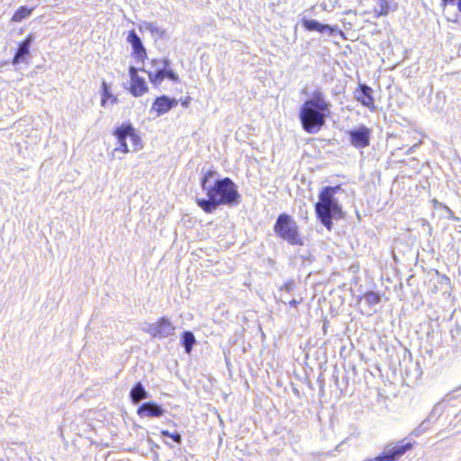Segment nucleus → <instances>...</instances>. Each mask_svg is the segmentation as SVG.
<instances>
[{"label":"nucleus","instance_id":"nucleus-21","mask_svg":"<svg viewBox=\"0 0 461 461\" xmlns=\"http://www.w3.org/2000/svg\"><path fill=\"white\" fill-rule=\"evenodd\" d=\"M302 22L305 29H331L329 25H321L316 21L303 19Z\"/></svg>","mask_w":461,"mask_h":461},{"label":"nucleus","instance_id":"nucleus-26","mask_svg":"<svg viewBox=\"0 0 461 461\" xmlns=\"http://www.w3.org/2000/svg\"><path fill=\"white\" fill-rule=\"evenodd\" d=\"M366 461H372L371 459L366 460Z\"/></svg>","mask_w":461,"mask_h":461},{"label":"nucleus","instance_id":"nucleus-8","mask_svg":"<svg viewBox=\"0 0 461 461\" xmlns=\"http://www.w3.org/2000/svg\"><path fill=\"white\" fill-rule=\"evenodd\" d=\"M372 131L365 125H360L348 132L350 144L357 149H364L370 145Z\"/></svg>","mask_w":461,"mask_h":461},{"label":"nucleus","instance_id":"nucleus-11","mask_svg":"<svg viewBox=\"0 0 461 461\" xmlns=\"http://www.w3.org/2000/svg\"><path fill=\"white\" fill-rule=\"evenodd\" d=\"M355 94L356 100L363 106L371 110L375 109V99L373 97V90L370 86L360 84Z\"/></svg>","mask_w":461,"mask_h":461},{"label":"nucleus","instance_id":"nucleus-18","mask_svg":"<svg viewBox=\"0 0 461 461\" xmlns=\"http://www.w3.org/2000/svg\"><path fill=\"white\" fill-rule=\"evenodd\" d=\"M33 7H27V6H20L13 14L12 21L13 22H22L23 20L28 18L32 11Z\"/></svg>","mask_w":461,"mask_h":461},{"label":"nucleus","instance_id":"nucleus-3","mask_svg":"<svg viewBox=\"0 0 461 461\" xmlns=\"http://www.w3.org/2000/svg\"><path fill=\"white\" fill-rule=\"evenodd\" d=\"M341 190V185L325 186L319 193V201L314 209L317 218L328 230L332 229V219H342L344 212L335 198V194Z\"/></svg>","mask_w":461,"mask_h":461},{"label":"nucleus","instance_id":"nucleus-2","mask_svg":"<svg viewBox=\"0 0 461 461\" xmlns=\"http://www.w3.org/2000/svg\"><path fill=\"white\" fill-rule=\"evenodd\" d=\"M330 103L324 94L314 91L312 97L302 106L299 117L303 129L308 133H317L325 125L326 116L330 113Z\"/></svg>","mask_w":461,"mask_h":461},{"label":"nucleus","instance_id":"nucleus-12","mask_svg":"<svg viewBox=\"0 0 461 461\" xmlns=\"http://www.w3.org/2000/svg\"><path fill=\"white\" fill-rule=\"evenodd\" d=\"M411 448L412 444L411 442H407L402 445H398L387 452H384L375 459L376 461H395Z\"/></svg>","mask_w":461,"mask_h":461},{"label":"nucleus","instance_id":"nucleus-9","mask_svg":"<svg viewBox=\"0 0 461 461\" xmlns=\"http://www.w3.org/2000/svg\"><path fill=\"white\" fill-rule=\"evenodd\" d=\"M129 76L131 78L129 90L133 96L140 97L149 92L148 84L142 77L139 76L138 69L136 68L130 67Z\"/></svg>","mask_w":461,"mask_h":461},{"label":"nucleus","instance_id":"nucleus-7","mask_svg":"<svg viewBox=\"0 0 461 461\" xmlns=\"http://www.w3.org/2000/svg\"><path fill=\"white\" fill-rule=\"evenodd\" d=\"M175 327L166 317H161L156 322L149 324L146 329V332L156 339L167 338L173 335Z\"/></svg>","mask_w":461,"mask_h":461},{"label":"nucleus","instance_id":"nucleus-1","mask_svg":"<svg viewBox=\"0 0 461 461\" xmlns=\"http://www.w3.org/2000/svg\"><path fill=\"white\" fill-rule=\"evenodd\" d=\"M214 169L207 170L201 177V188L207 198H197L195 203L205 213H212L221 205L233 206L240 202V194L237 185L230 178L216 179L212 184L210 179L215 177Z\"/></svg>","mask_w":461,"mask_h":461},{"label":"nucleus","instance_id":"nucleus-16","mask_svg":"<svg viewBox=\"0 0 461 461\" xmlns=\"http://www.w3.org/2000/svg\"><path fill=\"white\" fill-rule=\"evenodd\" d=\"M101 92H102V100H101V105L105 106L108 102H111L112 104L117 103V97L113 95L110 93L108 84L105 81H103L101 84Z\"/></svg>","mask_w":461,"mask_h":461},{"label":"nucleus","instance_id":"nucleus-19","mask_svg":"<svg viewBox=\"0 0 461 461\" xmlns=\"http://www.w3.org/2000/svg\"><path fill=\"white\" fill-rule=\"evenodd\" d=\"M194 343H195V338L191 331H184L182 333V344L185 347V351L187 354L191 353Z\"/></svg>","mask_w":461,"mask_h":461},{"label":"nucleus","instance_id":"nucleus-22","mask_svg":"<svg viewBox=\"0 0 461 461\" xmlns=\"http://www.w3.org/2000/svg\"><path fill=\"white\" fill-rule=\"evenodd\" d=\"M161 435L171 438L176 443H180L182 440L181 436L178 433H171L168 430H162Z\"/></svg>","mask_w":461,"mask_h":461},{"label":"nucleus","instance_id":"nucleus-25","mask_svg":"<svg viewBox=\"0 0 461 461\" xmlns=\"http://www.w3.org/2000/svg\"><path fill=\"white\" fill-rule=\"evenodd\" d=\"M299 303H300L299 301L293 299L289 302V305L292 307H295Z\"/></svg>","mask_w":461,"mask_h":461},{"label":"nucleus","instance_id":"nucleus-6","mask_svg":"<svg viewBox=\"0 0 461 461\" xmlns=\"http://www.w3.org/2000/svg\"><path fill=\"white\" fill-rule=\"evenodd\" d=\"M150 64L153 68L146 70L150 83L153 86L158 87L165 79L174 82H179V76L172 69L167 68L168 61L160 59H152Z\"/></svg>","mask_w":461,"mask_h":461},{"label":"nucleus","instance_id":"nucleus-15","mask_svg":"<svg viewBox=\"0 0 461 461\" xmlns=\"http://www.w3.org/2000/svg\"><path fill=\"white\" fill-rule=\"evenodd\" d=\"M128 41L131 42V44L132 46V49H133L132 55H133V57L137 60H140V62H144V60L147 58L146 50L142 46L140 38L135 34L134 31H131V32H130V34L128 36Z\"/></svg>","mask_w":461,"mask_h":461},{"label":"nucleus","instance_id":"nucleus-14","mask_svg":"<svg viewBox=\"0 0 461 461\" xmlns=\"http://www.w3.org/2000/svg\"><path fill=\"white\" fill-rule=\"evenodd\" d=\"M32 41V35H28L20 44L14 54L12 64L17 65L22 62H27L30 57V46Z\"/></svg>","mask_w":461,"mask_h":461},{"label":"nucleus","instance_id":"nucleus-20","mask_svg":"<svg viewBox=\"0 0 461 461\" xmlns=\"http://www.w3.org/2000/svg\"><path fill=\"white\" fill-rule=\"evenodd\" d=\"M363 298L365 299L366 304L370 307L375 306L381 302L380 295L373 291H368L365 293Z\"/></svg>","mask_w":461,"mask_h":461},{"label":"nucleus","instance_id":"nucleus-4","mask_svg":"<svg viewBox=\"0 0 461 461\" xmlns=\"http://www.w3.org/2000/svg\"><path fill=\"white\" fill-rule=\"evenodd\" d=\"M274 231L279 239L285 240L290 245H303L296 221L287 213L284 212L277 216L274 224Z\"/></svg>","mask_w":461,"mask_h":461},{"label":"nucleus","instance_id":"nucleus-5","mask_svg":"<svg viewBox=\"0 0 461 461\" xmlns=\"http://www.w3.org/2000/svg\"><path fill=\"white\" fill-rule=\"evenodd\" d=\"M113 134L119 144V146L114 149V151H121L123 154L129 153L130 149L126 142L127 139H130L134 151L140 150L142 148L141 139L137 133L136 129L131 123H122L114 129Z\"/></svg>","mask_w":461,"mask_h":461},{"label":"nucleus","instance_id":"nucleus-17","mask_svg":"<svg viewBox=\"0 0 461 461\" xmlns=\"http://www.w3.org/2000/svg\"><path fill=\"white\" fill-rule=\"evenodd\" d=\"M148 393L143 388L140 383H137L131 391V398L133 402H139L140 401L146 399Z\"/></svg>","mask_w":461,"mask_h":461},{"label":"nucleus","instance_id":"nucleus-23","mask_svg":"<svg viewBox=\"0 0 461 461\" xmlns=\"http://www.w3.org/2000/svg\"><path fill=\"white\" fill-rule=\"evenodd\" d=\"M456 0H440V6L444 9L448 5H452ZM457 9L461 13V0L457 2Z\"/></svg>","mask_w":461,"mask_h":461},{"label":"nucleus","instance_id":"nucleus-24","mask_svg":"<svg viewBox=\"0 0 461 461\" xmlns=\"http://www.w3.org/2000/svg\"><path fill=\"white\" fill-rule=\"evenodd\" d=\"M191 102V98L189 96L185 97V99L181 100V104L184 107H188L189 104Z\"/></svg>","mask_w":461,"mask_h":461},{"label":"nucleus","instance_id":"nucleus-13","mask_svg":"<svg viewBox=\"0 0 461 461\" xmlns=\"http://www.w3.org/2000/svg\"><path fill=\"white\" fill-rule=\"evenodd\" d=\"M137 413L140 417L158 418L161 417L165 411L158 404L153 402H147L138 408Z\"/></svg>","mask_w":461,"mask_h":461},{"label":"nucleus","instance_id":"nucleus-10","mask_svg":"<svg viewBox=\"0 0 461 461\" xmlns=\"http://www.w3.org/2000/svg\"><path fill=\"white\" fill-rule=\"evenodd\" d=\"M177 100L169 98L167 95L156 97L153 101L151 110L158 115H163L168 113L173 107L177 104Z\"/></svg>","mask_w":461,"mask_h":461}]
</instances>
